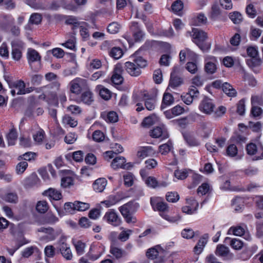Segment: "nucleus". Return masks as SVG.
Returning a JSON list of instances; mask_svg holds the SVG:
<instances>
[{
  "instance_id": "obj_48",
  "label": "nucleus",
  "mask_w": 263,
  "mask_h": 263,
  "mask_svg": "<svg viewBox=\"0 0 263 263\" xmlns=\"http://www.w3.org/2000/svg\"><path fill=\"white\" fill-rule=\"evenodd\" d=\"M229 17L234 24H238L240 23L242 21V15L237 11H234L230 13Z\"/></svg>"
},
{
  "instance_id": "obj_3",
  "label": "nucleus",
  "mask_w": 263,
  "mask_h": 263,
  "mask_svg": "<svg viewBox=\"0 0 263 263\" xmlns=\"http://www.w3.org/2000/svg\"><path fill=\"white\" fill-rule=\"evenodd\" d=\"M39 232H42L44 234L41 236L40 239L46 241H50L54 240L60 234L61 230L60 229L54 230L51 227L44 228L41 227L38 229Z\"/></svg>"
},
{
  "instance_id": "obj_43",
  "label": "nucleus",
  "mask_w": 263,
  "mask_h": 263,
  "mask_svg": "<svg viewBox=\"0 0 263 263\" xmlns=\"http://www.w3.org/2000/svg\"><path fill=\"white\" fill-rule=\"evenodd\" d=\"M182 83V80L176 74H171L169 85L172 88L180 86Z\"/></svg>"
},
{
  "instance_id": "obj_31",
  "label": "nucleus",
  "mask_w": 263,
  "mask_h": 263,
  "mask_svg": "<svg viewBox=\"0 0 263 263\" xmlns=\"http://www.w3.org/2000/svg\"><path fill=\"white\" fill-rule=\"evenodd\" d=\"M45 133L41 128H37V130L32 135L33 140L36 144H41L44 138Z\"/></svg>"
},
{
  "instance_id": "obj_16",
  "label": "nucleus",
  "mask_w": 263,
  "mask_h": 263,
  "mask_svg": "<svg viewBox=\"0 0 263 263\" xmlns=\"http://www.w3.org/2000/svg\"><path fill=\"white\" fill-rule=\"evenodd\" d=\"M10 87L11 88L10 92L12 96H14L16 95H24L25 83L24 81L21 80L15 81L10 85Z\"/></svg>"
},
{
  "instance_id": "obj_20",
  "label": "nucleus",
  "mask_w": 263,
  "mask_h": 263,
  "mask_svg": "<svg viewBox=\"0 0 263 263\" xmlns=\"http://www.w3.org/2000/svg\"><path fill=\"white\" fill-rule=\"evenodd\" d=\"M119 210L126 221L129 223L132 221V202L129 201L121 206Z\"/></svg>"
},
{
  "instance_id": "obj_58",
  "label": "nucleus",
  "mask_w": 263,
  "mask_h": 263,
  "mask_svg": "<svg viewBox=\"0 0 263 263\" xmlns=\"http://www.w3.org/2000/svg\"><path fill=\"white\" fill-rule=\"evenodd\" d=\"M121 28V26L117 22H112L109 24L107 27V31L111 34L118 33Z\"/></svg>"
},
{
  "instance_id": "obj_47",
  "label": "nucleus",
  "mask_w": 263,
  "mask_h": 263,
  "mask_svg": "<svg viewBox=\"0 0 263 263\" xmlns=\"http://www.w3.org/2000/svg\"><path fill=\"white\" fill-rule=\"evenodd\" d=\"M123 54V52L122 49L120 47H114L110 50L109 52L110 56L117 60L121 58Z\"/></svg>"
},
{
  "instance_id": "obj_52",
  "label": "nucleus",
  "mask_w": 263,
  "mask_h": 263,
  "mask_svg": "<svg viewBox=\"0 0 263 263\" xmlns=\"http://www.w3.org/2000/svg\"><path fill=\"white\" fill-rule=\"evenodd\" d=\"M73 185V179L71 177H64L61 179V186L63 188H68Z\"/></svg>"
},
{
  "instance_id": "obj_51",
  "label": "nucleus",
  "mask_w": 263,
  "mask_h": 263,
  "mask_svg": "<svg viewBox=\"0 0 263 263\" xmlns=\"http://www.w3.org/2000/svg\"><path fill=\"white\" fill-rule=\"evenodd\" d=\"M62 122L65 125H69L71 127H76L78 124L77 121L68 115H66L63 118Z\"/></svg>"
},
{
  "instance_id": "obj_55",
  "label": "nucleus",
  "mask_w": 263,
  "mask_h": 263,
  "mask_svg": "<svg viewBox=\"0 0 263 263\" xmlns=\"http://www.w3.org/2000/svg\"><path fill=\"white\" fill-rule=\"evenodd\" d=\"M48 208L47 202L44 200L39 201L36 205V210L41 213H45L47 211Z\"/></svg>"
},
{
  "instance_id": "obj_15",
  "label": "nucleus",
  "mask_w": 263,
  "mask_h": 263,
  "mask_svg": "<svg viewBox=\"0 0 263 263\" xmlns=\"http://www.w3.org/2000/svg\"><path fill=\"white\" fill-rule=\"evenodd\" d=\"M149 135L153 138H160L161 140L168 138L167 130L163 126H156L149 132Z\"/></svg>"
},
{
  "instance_id": "obj_61",
  "label": "nucleus",
  "mask_w": 263,
  "mask_h": 263,
  "mask_svg": "<svg viewBox=\"0 0 263 263\" xmlns=\"http://www.w3.org/2000/svg\"><path fill=\"white\" fill-rule=\"evenodd\" d=\"M36 157V154L33 152H27L24 154L18 157V160H24L25 161H30L32 160H34Z\"/></svg>"
},
{
  "instance_id": "obj_34",
  "label": "nucleus",
  "mask_w": 263,
  "mask_h": 263,
  "mask_svg": "<svg viewBox=\"0 0 263 263\" xmlns=\"http://www.w3.org/2000/svg\"><path fill=\"white\" fill-rule=\"evenodd\" d=\"M183 4L180 0L175 1L172 5L171 9L172 11L176 14L181 15L182 14Z\"/></svg>"
},
{
  "instance_id": "obj_50",
  "label": "nucleus",
  "mask_w": 263,
  "mask_h": 263,
  "mask_svg": "<svg viewBox=\"0 0 263 263\" xmlns=\"http://www.w3.org/2000/svg\"><path fill=\"white\" fill-rule=\"evenodd\" d=\"M245 175L249 177H252L258 174L259 170L257 167L249 166L242 171Z\"/></svg>"
},
{
  "instance_id": "obj_32",
  "label": "nucleus",
  "mask_w": 263,
  "mask_h": 263,
  "mask_svg": "<svg viewBox=\"0 0 263 263\" xmlns=\"http://www.w3.org/2000/svg\"><path fill=\"white\" fill-rule=\"evenodd\" d=\"M121 200L120 198L118 195H111L108 198L102 201V204L105 205L106 208H109L116 204Z\"/></svg>"
},
{
  "instance_id": "obj_24",
  "label": "nucleus",
  "mask_w": 263,
  "mask_h": 263,
  "mask_svg": "<svg viewBox=\"0 0 263 263\" xmlns=\"http://www.w3.org/2000/svg\"><path fill=\"white\" fill-rule=\"evenodd\" d=\"M96 90L99 92L100 96L105 100H109L111 98L112 92L102 85H97Z\"/></svg>"
},
{
  "instance_id": "obj_7",
  "label": "nucleus",
  "mask_w": 263,
  "mask_h": 263,
  "mask_svg": "<svg viewBox=\"0 0 263 263\" xmlns=\"http://www.w3.org/2000/svg\"><path fill=\"white\" fill-rule=\"evenodd\" d=\"M215 107L213 100L206 96L203 98L198 106L199 110L206 115H211L213 112Z\"/></svg>"
},
{
  "instance_id": "obj_19",
  "label": "nucleus",
  "mask_w": 263,
  "mask_h": 263,
  "mask_svg": "<svg viewBox=\"0 0 263 263\" xmlns=\"http://www.w3.org/2000/svg\"><path fill=\"white\" fill-rule=\"evenodd\" d=\"M26 57L28 63L30 66H31L33 63L40 62L41 60V57L39 53L36 50L31 48H28Z\"/></svg>"
},
{
  "instance_id": "obj_23",
  "label": "nucleus",
  "mask_w": 263,
  "mask_h": 263,
  "mask_svg": "<svg viewBox=\"0 0 263 263\" xmlns=\"http://www.w3.org/2000/svg\"><path fill=\"white\" fill-rule=\"evenodd\" d=\"M43 195L47 196L50 200H59L62 197L61 192L54 188H49L45 191Z\"/></svg>"
},
{
  "instance_id": "obj_14",
  "label": "nucleus",
  "mask_w": 263,
  "mask_h": 263,
  "mask_svg": "<svg viewBox=\"0 0 263 263\" xmlns=\"http://www.w3.org/2000/svg\"><path fill=\"white\" fill-rule=\"evenodd\" d=\"M157 152L151 146H141L139 148L137 156L140 159H143L147 157H152L156 155Z\"/></svg>"
},
{
  "instance_id": "obj_4",
  "label": "nucleus",
  "mask_w": 263,
  "mask_h": 263,
  "mask_svg": "<svg viewBox=\"0 0 263 263\" xmlns=\"http://www.w3.org/2000/svg\"><path fill=\"white\" fill-rule=\"evenodd\" d=\"M192 36L193 42L203 50L204 42L208 37L207 33L198 28H193Z\"/></svg>"
},
{
  "instance_id": "obj_5",
  "label": "nucleus",
  "mask_w": 263,
  "mask_h": 263,
  "mask_svg": "<svg viewBox=\"0 0 263 263\" xmlns=\"http://www.w3.org/2000/svg\"><path fill=\"white\" fill-rule=\"evenodd\" d=\"M144 101V105L148 110H154L157 105V95L156 92L149 93L146 91L141 94Z\"/></svg>"
},
{
  "instance_id": "obj_30",
  "label": "nucleus",
  "mask_w": 263,
  "mask_h": 263,
  "mask_svg": "<svg viewBox=\"0 0 263 263\" xmlns=\"http://www.w3.org/2000/svg\"><path fill=\"white\" fill-rule=\"evenodd\" d=\"M120 72L121 70L119 68L116 67L115 68L113 74L111 78L112 83L115 85H120L123 81V77L121 76Z\"/></svg>"
},
{
  "instance_id": "obj_27",
  "label": "nucleus",
  "mask_w": 263,
  "mask_h": 263,
  "mask_svg": "<svg viewBox=\"0 0 263 263\" xmlns=\"http://www.w3.org/2000/svg\"><path fill=\"white\" fill-rule=\"evenodd\" d=\"M109 252L117 259L124 257L127 255L125 251L114 246H110Z\"/></svg>"
},
{
  "instance_id": "obj_59",
  "label": "nucleus",
  "mask_w": 263,
  "mask_h": 263,
  "mask_svg": "<svg viewBox=\"0 0 263 263\" xmlns=\"http://www.w3.org/2000/svg\"><path fill=\"white\" fill-rule=\"evenodd\" d=\"M67 24L73 25L74 27L78 28L81 24H84V22H79L78 18L74 16H69L66 20Z\"/></svg>"
},
{
  "instance_id": "obj_62",
  "label": "nucleus",
  "mask_w": 263,
  "mask_h": 263,
  "mask_svg": "<svg viewBox=\"0 0 263 263\" xmlns=\"http://www.w3.org/2000/svg\"><path fill=\"white\" fill-rule=\"evenodd\" d=\"M246 12L248 16L250 18H253L257 15V11L252 4H250L246 7Z\"/></svg>"
},
{
  "instance_id": "obj_53",
  "label": "nucleus",
  "mask_w": 263,
  "mask_h": 263,
  "mask_svg": "<svg viewBox=\"0 0 263 263\" xmlns=\"http://www.w3.org/2000/svg\"><path fill=\"white\" fill-rule=\"evenodd\" d=\"M184 140L190 146H196L199 145V141L193 136L190 135L183 136Z\"/></svg>"
},
{
  "instance_id": "obj_40",
  "label": "nucleus",
  "mask_w": 263,
  "mask_h": 263,
  "mask_svg": "<svg viewBox=\"0 0 263 263\" xmlns=\"http://www.w3.org/2000/svg\"><path fill=\"white\" fill-rule=\"evenodd\" d=\"M263 110L257 106H252L250 111V116L254 119H258L261 118Z\"/></svg>"
},
{
  "instance_id": "obj_44",
  "label": "nucleus",
  "mask_w": 263,
  "mask_h": 263,
  "mask_svg": "<svg viewBox=\"0 0 263 263\" xmlns=\"http://www.w3.org/2000/svg\"><path fill=\"white\" fill-rule=\"evenodd\" d=\"M173 148V145L170 141L167 143L160 145L159 146V152L163 155L167 154Z\"/></svg>"
},
{
  "instance_id": "obj_35",
  "label": "nucleus",
  "mask_w": 263,
  "mask_h": 263,
  "mask_svg": "<svg viewBox=\"0 0 263 263\" xmlns=\"http://www.w3.org/2000/svg\"><path fill=\"white\" fill-rule=\"evenodd\" d=\"M220 16L221 10L219 7L216 5H213L209 14V18L212 21H216L219 19Z\"/></svg>"
},
{
  "instance_id": "obj_45",
  "label": "nucleus",
  "mask_w": 263,
  "mask_h": 263,
  "mask_svg": "<svg viewBox=\"0 0 263 263\" xmlns=\"http://www.w3.org/2000/svg\"><path fill=\"white\" fill-rule=\"evenodd\" d=\"M215 253L220 256H227L229 253V248L223 245H218L217 246Z\"/></svg>"
},
{
  "instance_id": "obj_21",
  "label": "nucleus",
  "mask_w": 263,
  "mask_h": 263,
  "mask_svg": "<svg viewBox=\"0 0 263 263\" xmlns=\"http://www.w3.org/2000/svg\"><path fill=\"white\" fill-rule=\"evenodd\" d=\"M133 27L136 28V30L133 33V37L135 43L142 42L145 37V33L139 26L138 23L133 22Z\"/></svg>"
},
{
  "instance_id": "obj_11",
  "label": "nucleus",
  "mask_w": 263,
  "mask_h": 263,
  "mask_svg": "<svg viewBox=\"0 0 263 263\" xmlns=\"http://www.w3.org/2000/svg\"><path fill=\"white\" fill-rule=\"evenodd\" d=\"M199 92L197 88L195 86H191L188 90V92L181 95V98L183 102L186 105H190L192 103L194 99L197 98Z\"/></svg>"
},
{
  "instance_id": "obj_41",
  "label": "nucleus",
  "mask_w": 263,
  "mask_h": 263,
  "mask_svg": "<svg viewBox=\"0 0 263 263\" xmlns=\"http://www.w3.org/2000/svg\"><path fill=\"white\" fill-rule=\"evenodd\" d=\"M17 137V132L15 129L12 128L7 135V139L9 145H13L15 143Z\"/></svg>"
},
{
  "instance_id": "obj_38",
  "label": "nucleus",
  "mask_w": 263,
  "mask_h": 263,
  "mask_svg": "<svg viewBox=\"0 0 263 263\" xmlns=\"http://www.w3.org/2000/svg\"><path fill=\"white\" fill-rule=\"evenodd\" d=\"M222 89L223 91L229 97H235L237 94L236 90L228 83L222 84Z\"/></svg>"
},
{
  "instance_id": "obj_22",
  "label": "nucleus",
  "mask_w": 263,
  "mask_h": 263,
  "mask_svg": "<svg viewBox=\"0 0 263 263\" xmlns=\"http://www.w3.org/2000/svg\"><path fill=\"white\" fill-rule=\"evenodd\" d=\"M208 238L209 235L206 233L204 234L200 238L197 244L193 249V252L195 254L198 255L202 252L204 247L208 242Z\"/></svg>"
},
{
  "instance_id": "obj_57",
  "label": "nucleus",
  "mask_w": 263,
  "mask_h": 263,
  "mask_svg": "<svg viewBox=\"0 0 263 263\" xmlns=\"http://www.w3.org/2000/svg\"><path fill=\"white\" fill-rule=\"evenodd\" d=\"M145 183L148 187L156 188L159 186V183L154 177L149 176L146 177Z\"/></svg>"
},
{
  "instance_id": "obj_13",
  "label": "nucleus",
  "mask_w": 263,
  "mask_h": 263,
  "mask_svg": "<svg viewBox=\"0 0 263 263\" xmlns=\"http://www.w3.org/2000/svg\"><path fill=\"white\" fill-rule=\"evenodd\" d=\"M217 58L212 55H209L205 59L204 70L208 74H213L217 70Z\"/></svg>"
},
{
  "instance_id": "obj_17",
  "label": "nucleus",
  "mask_w": 263,
  "mask_h": 263,
  "mask_svg": "<svg viewBox=\"0 0 263 263\" xmlns=\"http://www.w3.org/2000/svg\"><path fill=\"white\" fill-rule=\"evenodd\" d=\"M186 203L187 204L182 207L183 213L187 214H193L197 210L198 203L192 198L186 199Z\"/></svg>"
},
{
  "instance_id": "obj_25",
  "label": "nucleus",
  "mask_w": 263,
  "mask_h": 263,
  "mask_svg": "<svg viewBox=\"0 0 263 263\" xmlns=\"http://www.w3.org/2000/svg\"><path fill=\"white\" fill-rule=\"evenodd\" d=\"M224 242L226 244H229L230 246L234 250H240L243 246V242L237 238H231L229 237L225 238Z\"/></svg>"
},
{
  "instance_id": "obj_60",
  "label": "nucleus",
  "mask_w": 263,
  "mask_h": 263,
  "mask_svg": "<svg viewBox=\"0 0 263 263\" xmlns=\"http://www.w3.org/2000/svg\"><path fill=\"white\" fill-rule=\"evenodd\" d=\"M105 120L107 122L115 123L118 121V116L116 112L111 111L107 113Z\"/></svg>"
},
{
  "instance_id": "obj_26",
  "label": "nucleus",
  "mask_w": 263,
  "mask_h": 263,
  "mask_svg": "<svg viewBox=\"0 0 263 263\" xmlns=\"http://www.w3.org/2000/svg\"><path fill=\"white\" fill-rule=\"evenodd\" d=\"M107 181L104 178L97 179L93 183V189L96 192H102L105 189Z\"/></svg>"
},
{
  "instance_id": "obj_12",
  "label": "nucleus",
  "mask_w": 263,
  "mask_h": 263,
  "mask_svg": "<svg viewBox=\"0 0 263 263\" xmlns=\"http://www.w3.org/2000/svg\"><path fill=\"white\" fill-rule=\"evenodd\" d=\"M111 167L114 170L122 168L129 170L132 167L130 162L126 163V160L124 157L118 156L115 157L111 163Z\"/></svg>"
},
{
  "instance_id": "obj_54",
  "label": "nucleus",
  "mask_w": 263,
  "mask_h": 263,
  "mask_svg": "<svg viewBox=\"0 0 263 263\" xmlns=\"http://www.w3.org/2000/svg\"><path fill=\"white\" fill-rule=\"evenodd\" d=\"M28 163L25 161H22L17 164L15 167V171L17 174L21 175L27 168Z\"/></svg>"
},
{
  "instance_id": "obj_36",
  "label": "nucleus",
  "mask_w": 263,
  "mask_h": 263,
  "mask_svg": "<svg viewBox=\"0 0 263 263\" xmlns=\"http://www.w3.org/2000/svg\"><path fill=\"white\" fill-rule=\"evenodd\" d=\"M73 245L78 255H82L85 253L86 247L85 243L81 240H74L73 241Z\"/></svg>"
},
{
  "instance_id": "obj_8",
  "label": "nucleus",
  "mask_w": 263,
  "mask_h": 263,
  "mask_svg": "<svg viewBox=\"0 0 263 263\" xmlns=\"http://www.w3.org/2000/svg\"><path fill=\"white\" fill-rule=\"evenodd\" d=\"M86 85V80L80 78H76L69 83L70 91L76 95L81 93L82 88Z\"/></svg>"
},
{
  "instance_id": "obj_28",
  "label": "nucleus",
  "mask_w": 263,
  "mask_h": 263,
  "mask_svg": "<svg viewBox=\"0 0 263 263\" xmlns=\"http://www.w3.org/2000/svg\"><path fill=\"white\" fill-rule=\"evenodd\" d=\"M60 252L66 260H71L73 257L70 247L65 243H62L60 248Z\"/></svg>"
},
{
  "instance_id": "obj_6",
  "label": "nucleus",
  "mask_w": 263,
  "mask_h": 263,
  "mask_svg": "<svg viewBox=\"0 0 263 263\" xmlns=\"http://www.w3.org/2000/svg\"><path fill=\"white\" fill-rule=\"evenodd\" d=\"M103 219L107 223L114 227H118L122 222L120 216L114 209H110L106 212Z\"/></svg>"
},
{
  "instance_id": "obj_39",
  "label": "nucleus",
  "mask_w": 263,
  "mask_h": 263,
  "mask_svg": "<svg viewBox=\"0 0 263 263\" xmlns=\"http://www.w3.org/2000/svg\"><path fill=\"white\" fill-rule=\"evenodd\" d=\"M25 2L31 7L35 9L44 10L46 9L45 4L42 2H37L36 0H24Z\"/></svg>"
},
{
  "instance_id": "obj_37",
  "label": "nucleus",
  "mask_w": 263,
  "mask_h": 263,
  "mask_svg": "<svg viewBox=\"0 0 263 263\" xmlns=\"http://www.w3.org/2000/svg\"><path fill=\"white\" fill-rule=\"evenodd\" d=\"M245 233V229L240 226L231 227L229 228L228 231V234H233L238 236H242Z\"/></svg>"
},
{
  "instance_id": "obj_46",
  "label": "nucleus",
  "mask_w": 263,
  "mask_h": 263,
  "mask_svg": "<svg viewBox=\"0 0 263 263\" xmlns=\"http://www.w3.org/2000/svg\"><path fill=\"white\" fill-rule=\"evenodd\" d=\"M12 57L15 61H19L22 57V49L19 47L15 46L12 45Z\"/></svg>"
},
{
  "instance_id": "obj_63",
  "label": "nucleus",
  "mask_w": 263,
  "mask_h": 263,
  "mask_svg": "<svg viewBox=\"0 0 263 263\" xmlns=\"http://www.w3.org/2000/svg\"><path fill=\"white\" fill-rule=\"evenodd\" d=\"M122 231L120 233L118 236V239L123 242L126 241L130 235L131 231L130 230H125L123 228H121Z\"/></svg>"
},
{
  "instance_id": "obj_49",
  "label": "nucleus",
  "mask_w": 263,
  "mask_h": 263,
  "mask_svg": "<svg viewBox=\"0 0 263 263\" xmlns=\"http://www.w3.org/2000/svg\"><path fill=\"white\" fill-rule=\"evenodd\" d=\"M261 59L258 57L251 58L246 60V64L251 68H254L261 65Z\"/></svg>"
},
{
  "instance_id": "obj_64",
  "label": "nucleus",
  "mask_w": 263,
  "mask_h": 263,
  "mask_svg": "<svg viewBox=\"0 0 263 263\" xmlns=\"http://www.w3.org/2000/svg\"><path fill=\"white\" fill-rule=\"evenodd\" d=\"M226 153L227 155L229 156H235L238 153V149L237 146L234 144L229 145L227 148Z\"/></svg>"
},
{
  "instance_id": "obj_42",
  "label": "nucleus",
  "mask_w": 263,
  "mask_h": 263,
  "mask_svg": "<svg viewBox=\"0 0 263 263\" xmlns=\"http://www.w3.org/2000/svg\"><path fill=\"white\" fill-rule=\"evenodd\" d=\"M158 248L160 249L161 247L159 245H157L155 247L148 249L146 253L147 257L151 259L156 258L159 255Z\"/></svg>"
},
{
  "instance_id": "obj_18",
  "label": "nucleus",
  "mask_w": 263,
  "mask_h": 263,
  "mask_svg": "<svg viewBox=\"0 0 263 263\" xmlns=\"http://www.w3.org/2000/svg\"><path fill=\"white\" fill-rule=\"evenodd\" d=\"M14 18L10 15H3L0 17V28L6 32L9 31V26L13 25Z\"/></svg>"
},
{
  "instance_id": "obj_9",
  "label": "nucleus",
  "mask_w": 263,
  "mask_h": 263,
  "mask_svg": "<svg viewBox=\"0 0 263 263\" xmlns=\"http://www.w3.org/2000/svg\"><path fill=\"white\" fill-rule=\"evenodd\" d=\"M104 251L103 246L99 243H93L90 247L87 253L88 257L92 260H96L99 258Z\"/></svg>"
},
{
  "instance_id": "obj_10",
  "label": "nucleus",
  "mask_w": 263,
  "mask_h": 263,
  "mask_svg": "<svg viewBox=\"0 0 263 263\" xmlns=\"http://www.w3.org/2000/svg\"><path fill=\"white\" fill-rule=\"evenodd\" d=\"M150 203L153 210L155 211H158L161 213L168 211V204L162 201V199L160 197H151L150 199Z\"/></svg>"
},
{
  "instance_id": "obj_29",
  "label": "nucleus",
  "mask_w": 263,
  "mask_h": 263,
  "mask_svg": "<svg viewBox=\"0 0 263 263\" xmlns=\"http://www.w3.org/2000/svg\"><path fill=\"white\" fill-rule=\"evenodd\" d=\"M174 102V98L173 95L168 92H165L163 95L161 105V108L162 109L167 106L172 105Z\"/></svg>"
},
{
  "instance_id": "obj_56",
  "label": "nucleus",
  "mask_w": 263,
  "mask_h": 263,
  "mask_svg": "<svg viewBox=\"0 0 263 263\" xmlns=\"http://www.w3.org/2000/svg\"><path fill=\"white\" fill-rule=\"evenodd\" d=\"M179 198V195L176 192H170L166 194V199L170 202H176Z\"/></svg>"
},
{
  "instance_id": "obj_2",
  "label": "nucleus",
  "mask_w": 263,
  "mask_h": 263,
  "mask_svg": "<svg viewBox=\"0 0 263 263\" xmlns=\"http://www.w3.org/2000/svg\"><path fill=\"white\" fill-rule=\"evenodd\" d=\"M246 152L248 155L254 156L256 155L257 152H261V155L255 156L252 160L253 161H257L263 160V144L261 142H258L257 144L254 143H249L246 145Z\"/></svg>"
},
{
  "instance_id": "obj_1",
  "label": "nucleus",
  "mask_w": 263,
  "mask_h": 263,
  "mask_svg": "<svg viewBox=\"0 0 263 263\" xmlns=\"http://www.w3.org/2000/svg\"><path fill=\"white\" fill-rule=\"evenodd\" d=\"M142 47L133 54V57H135L133 62V76L137 77L141 73V68L145 67L147 65V62L143 57L137 56L138 52H140Z\"/></svg>"
},
{
  "instance_id": "obj_33",
  "label": "nucleus",
  "mask_w": 263,
  "mask_h": 263,
  "mask_svg": "<svg viewBox=\"0 0 263 263\" xmlns=\"http://www.w3.org/2000/svg\"><path fill=\"white\" fill-rule=\"evenodd\" d=\"M93 94L89 90L84 92L81 96V102L85 104L90 105L93 102Z\"/></svg>"
}]
</instances>
